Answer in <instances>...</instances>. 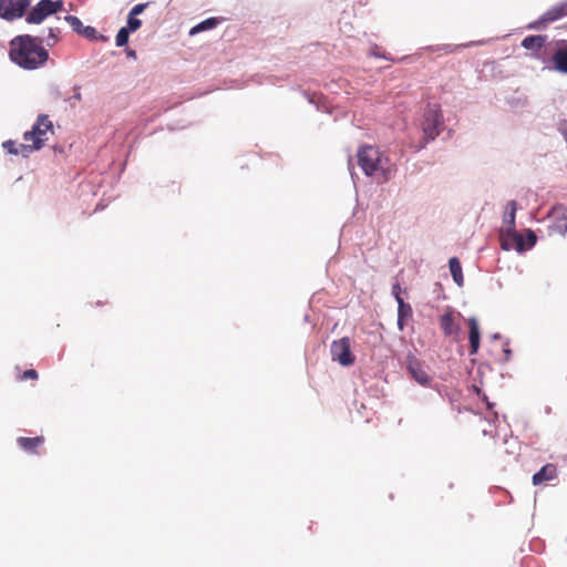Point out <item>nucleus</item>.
Segmentation results:
<instances>
[{"label":"nucleus","mask_w":567,"mask_h":567,"mask_svg":"<svg viewBox=\"0 0 567 567\" xmlns=\"http://www.w3.org/2000/svg\"><path fill=\"white\" fill-rule=\"evenodd\" d=\"M10 60L23 70L40 69L49 61V51L41 45L40 37L20 34L9 42Z\"/></svg>","instance_id":"nucleus-1"},{"label":"nucleus","mask_w":567,"mask_h":567,"mask_svg":"<svg viewBox=\"0 0 567 567\" xmlns=\"http://www.w3.org/2000/svg\"><path fill=\"white\" fill-rule=\"evenodd\" d=\"M216 25H217V20L215 18L206 19V20L202 21L200 23H198L197 25H195L190 30V34H195V33L204 31V30L213 29Z\"/></svg>","instance_id":"nucleus-22"},{"label":"nucleus","mask_w":567,"mask_h":567,"mask_svg":"<svg viewBox=\"0 0 567 567\" xmlns=\"http://www.w3.org/2000/svg\"><path fill=\"white\" fill-rule=\"evenodd\" d=\"M412 317V307L405 303L404 300H399L398 303V327L403 330L405 320Z\"/></svg>","instance_id":"nucleus-20"},{"label":"nucleus","mask_w":567,"mask_h":567,"mask_svg":"<svg viewBox=\"0 0 567 567\" xmlns=\"http://www.w3.org/2000/svg\"><path fill=\"white\" fill-rule=\"evenodd\" d=\"M53 134L54 128L49 116L45 114L39 115L32 128L23 134V140L28 143V146L23 150L32 151V153L41 150Z\"/></svg>","instance_id":"nucleus-3"},{"label":"nucleus","mask_w":567,"mask_h":567,"mask_svg":"<svg viewBox=\"0 0 567 567\" xmlns=\"http://www.w3.org/2000/svg\"><path fill=\"white\" fill-rule=\"evenodd\" d=\"M64 10L62 0H40L25 17V21L30 24H40L49 16Z\"/></svg>","instance_id":"nucleus-5"},{"label":"nucleus","mask_w":567,"mask_h":567,"mask_svg":"<svg viewBox=\"0 0 567 567\" xmlns=\"http://www.w3.org/2000/svg\"><path fill=\"white\" fill-rule=\"evenodd\" d=\"M406 369L410 375L421 385H430L432 379L415 357L408 358Z\"/></svg>","instance_id":"nucleus-10"},{"label":"nucleus","mask_w":567,"mask_h":567,"mask_svg":"<svg viewBox=\"0 0 567 567\" xmlns=\"http://www.w3.org/2000/svg\"><path fill=\"white\" fill-rule=\"evenodd\" d=\"M18 445L29 454H37L38 449H40L44 443V437L42 435L35 437H24L20 436L17 439Z\"/></svg>","instance_id":"nucleus-14"},{"label":"nucleus","mask_w":567,"mask_h":567,"mask_svg":"<svg viewBox=\"0 0 567 567\" xmlns=\"http://www.w3.org/2000/svg\"><path fill=\"white\" fill-rule=\"evenodd\" d=\"M39 374L34 369L25 370L22 374L18 377L19 381H25V380H38Z\"/></svg>","instance_id":"nucleus-26"},{"label":"nucleus","mask_w":567,"mask_h":567,"mask_svg":"<svg viewBox=\"0 0 567 567\" xmlns=\"http://www.w3.org/2000/svg\"><path fill=\"white\" fill-rule=\"evenodd\" d=\"M547 35H528L523 39L522 47L534 52L535 58H540L538 52L544 48Z\"/></svg>","instance_id":"nucleus-15"},{"label":"nucleus","mask_w":567,"mask_h":567,"mask_svg":"<svg viewBox=\"0 0 567 567\" xmlns=\"http://www.w3.org/2000/svg\"><path fill=\"white\" fill-rule=\"evenodd\" d=\"M41 45L52 48L60 41V29L51 27L48 29V34L40 38Z\"/></svg>","instance_id":"nucleus-21"},{"label":"nucleus","mask_w":567,"mask_h":567,"mask_svg":"<svg viewBox=\"0 0 567 567\" xmlns=\"http://www.w3.org/2000/svg\"><path fill=\"white\" fill-rule=\"evenodd\" d=\"M505 360H509V355H511V350L509 349H506L505 351Z\"/></svg>","instance_id":"nucleus-32"},{"label":"nucleus","mask_w":567,"mask_h":567,"mask_svg":"<svg viewBox=\"0 0 567 567\" xmlns=\"http://www.w3.org/2000/svg\"><path fill=\"white\" fill-rule=\"evenodd\" d=\"M83 37L87 39H95L96 38V30L93 27H85L82 29L81 33Z\"/></svg>","instance_id":"nucleus-27"},{"label":"nucleus","mask_w":567,"mask_h":567,"mask_svg":"<svg viewBox=\"0 0 567 567\" xmlns=\"http://www.w3.org/2000/svg\"><path fill=\"white\" fill-rule=\"evenodd\" d=\"M102 305H104V303H103V302H101V301H97V302H96V306H102Z\"/></svg>","instance_id":"nucleus-34"},{"label":"nucleus","mask_w":567,"mask_h":567,"mask_svg":"<svg viewBox=\"0 0 567 567\" xmlns=\"http://www.w3.org/2000/svg\"><path fill=\"white\" fill-rule=\"evenodd\" d=\"M557 476V468L554 464L544 465L537 473L533 475V484L540 485L545 482L553 481Z\"/></svg>","instance_id":"nucleus-16"},{"label":"nucleus","mask_w":567,"mask_h":567,"mask_svg":"<svg viewBox=\"0 0 567 567\" xmlns=\"http://www.w3.org/2000/svg\"><path fill=\"white\" fill-rule=\"evenodd\" d=\"M28 143L17 144L14 141H6L2 143V147L12 155H22L23 157H29L32 151H24L23 147H27Z\"/></svg>","instance_id":"nucleus-18"},{"label":"nucleus","mask_w":567,"mask_h":567,"mask_svg":"<svg viewBox=\"0 0 567 567\" xmlns=\"http://www.w3.org/2000/svg\"><path fill=\"white\" fill-rule=\"evenodd\" d=\"M470 337V354H475L480 348V327L477 320L472 317L467 320Z\"/></svg>","instance_id":"nucleus-13"},{"label":"nucleus","mask_w":567,"mask_h":567,"mask_svg":"<svg viewBox=\"0 0 567 567\" xmlns=\"http://www.w3.org/2000/svg\"><path fill=\"white\" fill-rule=\"evenodd\" d=\"M130 32L128 29L126 28H121L116 34V45L117 47H123L125 45L127 42H128V35H130Z\"/></svg>","instance_id":"nucleus-24"},{"label":"nucleus","mask_w":567,"mask_h":567,"mask_svg":"<svg viewBox=\"0 0 567 567\" xmlns=\"http://www.w3.org/2000/svg\"><path fill=\"white\" fill-rule=\"evenodd\" d=\"M528 239L530 240L532 245H534V244H535V241H536V236H535V234H534L533 231H530V233L528 234Z\"/></svg>","instance_id":"nucleus-31"},{"label":"nucleus","mask_w":567,"mask_h":567,"mask_svg":"<svg viewBox=\"0 0 567 567\" xmlns=\"http://www.w3.org/2000/svg\"><path fill=\"white\" fill-rule=\"evenodd\" d=\"M358 165L368 176L381 177L384 181L391 173V164L378 147L363 145L357 152Z\"/></svg>","instance_id":"nucleus-2"},{"label":"nucleus","mask_w":567,"mask_h":567,"mask_svg":"<svg viewBox=\"0 0 567 567\" xmlns=\"http://www.w3.org/2000/svg\"><path fill=\"white\" fill-rule=\"evenodd\" d=\"M444 128V120L439 104H429L423 114L422 131L425 143L435 140Z\"/></svg>","instance_id":"nucleus-4"},{"label":"nucleus","mask_w":567,"mask_h":567,"mask_svg":"<svg viewBox=\"0 0 567 567\" xmlns=\"http://www.w3.org/2000/svg\"><path fill=\"white\" fill-rule=\"evenodd\" d=\"M440 326L445 337L456 336L460 331L451 309L440 317Z\"/></svg>","instance_id":"nucleus-12"},{"label":"nucleus","mask_w":567,"mask_h":567,"mask_svg":"<svg viewBox=\"0 0 567 567\" xmlns=\"http://www.w3.org/2000/svg\"><path fill=\"white\" fill-rule=\"evenodd\" d=\"M449 267H450V271L453 277V280L455 281V284L457 286L462 287L463 282H464V277H463L462 266H461L458 258L452 257L449 260Z\"/></svg>","instance_id":"nucleus-19"},{"label":"nucleus","mask_w":567,"mask_h":567,"mask_svg":"<svg viewBox=\"0 0 567 567\" xmlns=\"http://www.w3.org/2000/svg\"><path fill=\"white\" fill-rule=\"evenodd\" d=\"M128 56L135 58V56H136V55H135V51H130V52H128Z\"/></svg>","instance_id":"nucleus-33"},{"label":"nucleus","mask_w":567,"mask_h":567,"mask_svg":"<svg viewBox=\"0 0 567 567\" xmlns=\"http://www.w3.org/2000/svg\"><path fill=\"white\" fill-rule=\"evenodd\" d=\"M460 48H461V45L444 44L442 47H439L437 50H442V51H444V53L450 54V53H454Z\"/></svg>","instance_id":"nucleus-28"},{"label":"nucleus","mask_w":567,"mask_h":567,"mask_svg":"<svg viewBox=\"0 0 567 567\" xmlns=\"http://www.w3.org/2000/svg\"><path fill=\"white\" fill-rule=\"evenodd\" d=\"M401 293H402V289H401L400 284L393 285V287H392V295L395 298L398 303H399V300H403L402 297H401Z\"/></svg>","instance_id":"nucleus-30"},{"label":"nucleus","mask_w":567,"mask_h":567,"mask_svg":"<svg viewBox=\"0 0 567 567\" xmlns=\"http://www.w3.org/2000/svg\"><path fill=\"white\" fill-rule=\"evenodd\" d=\"M567 17V0L559 2L545 11L536 21L528 25L529 29L543 30L550 23H554Z\"/></svg>","instance_id":"nucleus-6"},{"label":"nucleus","mask_w":567,"mask_h":567,"mask_svg":"<svg viewBox=\"0 0 567 567\" xmlns=\"http://www.w3.org/2000/svg\"><path fill=\"white\" fill-rule=\"evenodd\" d=\"M146 6H147L146 3H138L132 8V10L130 11L128 14L136 17L137 14H141L145 10Z\"/></svg>","instance_id":"nucleus-29"},{"label":"nucleus","mask_w":567,"mask_h":567,"mask_svg":"<svg viewBox=\"0 0 567 567\" xmlns=\"http://www.w3.org/2000/svg\"><path fill=\"white\" fill-rule=\"evenodd\" d=\"M351 343L348 337L334 340L331 343L330 352L333 361H338L341 365L348 367L354 362V355L351 352Z\"/></svg>","instance_id":"nucleus-9"},{"label":"nucleus","mask_w":567,"mask_h":567,"mask_svg":"<svg viewBox=\"0 0 567 567\" xmlns=\"http://www.w3.org/2000/svg\"><path fill=\"white\" fill-rule=\"evenodd\" d=\"M557 49L551 55V68L563 74H567V41L557 42Z\"/></svg>","instance_id":"nucleus-11"},{"label":"nucleus","mask_w":567,"mask_h":567,"mask_svg":"<svg viewBox=\"0 0 567 567\" xmlns=\"http://www.w3.org/2000/svg\"><path fill=\"white\" fill-rule=\"evenodd\" d=\"M141 25H142V21L140 19H137L135 16L128 14L127 27H125L126 29H128V31L134 32V31L138 30L141 28Z\"/></svg>","instance_id":"nucleus-25"},{"label":"nucleus","mask_w":567,"mask_h":567,"mask_svg":"<svg viewBox=\"0 0 567 567\" xmlns=\"http://www.w3.org/2000/svg\"><path fill=\"white\" fill-rule=\"evenodd\" d=\"M65 20L71 25L73 31H75L79 34L81 33L82 29L85 28L82 21L75 16H66Z\"/></svg>","instance_id":"nucleus-23"},{"label":"nucleus","mask_w":567,"mask_h":567,"mask_svg":"<svg viewBox=\"0 0 567 567\" xmlns=\"http://www.w3.org/2000/svg\"><path fill=\"white\" fill-rule=\"evenodd\" d=\"M517 210V203L509 200L506 205V210L503 216V225L505 230L511 234L515 230V216Z\"/></svg>","instance_id":"nucleus-17"},{"label":"nucleus","mask_w":567,"mask_h":567,"mask_svg":"<svg viewBox=\"0 0 567 567\" xmlns=\"http://www.w3.org/2000/svg\"><path fill=\"white\" fill-rule=\"evenodd\" d=\"M548 218L550 220L549 235L565 236L567 233V207L561 204L553 206L548 213Z\"/></svg>","instance_id":"nucleus-8"},{"label":"nucleus","mask_w":567,"mask_h":567,"mask_svg":"<svg viewBox=\"0 0 567 567\" xmlns=\"http://www.w3.org/2000/svg\"><path fill=\"white\" fill-rule=\"evenodd\" d=\"M30 4V0H0V17L7 21L22 18Z\"/></svg>","instance_id":"nucleus-7"}]
</instances>
